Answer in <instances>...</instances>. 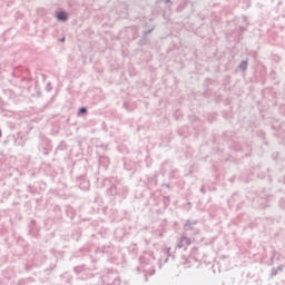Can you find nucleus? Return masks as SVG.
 I'll return each instance as SVG.
<instances>
[{
	"label": "nucleus",
	"mask_w": 285,
	"mask_h": 285,
	"mask_svg": "<svg viewBox=\"0 0 285 285\" xmlns=\"http://www.w3.org/2000/svg\"><path fill=\"white\" fill-rule=\"evenodd\" d=\"M86 112H87V110H86V108H83V107H82V108L80 109V111H79L80 115H83V114H86Z\"/></svg>",
	"instance_id": "2"
},
{
	"label": "nucleus",
	"mask_w": 285,
	"mask_h": 285,
	"mask_svg": "<svg viewBox=\"0 0 285 285\" xmlns=\"http://www.w3.org/2000/svg\"><path fill=\"white\" fill-rule=\"evenodd\" d=\"M57 19H59L60 21H66L68 19V14L61 11L57 14Z\"/></svg>",
	"instance_id": "1"
},
{
	"label": "nucleus",
	"mask_w": 285,
	"mask_h": 285,
	"mask_svg": "<svg viewBox=\"0 0 285 285\" xmlns=\"http://www.w3.org/2000/svg\"><path fill=\"white\" fill-rule=\"evenodd\" d=\"M244 68H246V62L243 63Z\"/></svg>",
	"instance_id": "3"
}]
</instances>
